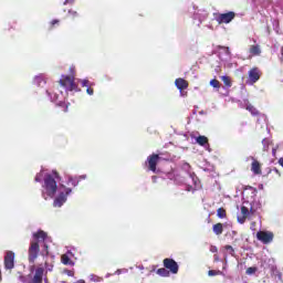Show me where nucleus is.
I'll use <instances>...</instances> for the list:
<instances>
[{
  "mask_svg": "<svg viewBox=\"0 0 283 283\" xmlns=\"http://www.w3.org/2000/svg\"><path fill=\"white\" fill-rule=\"evenodd\" d=\"M33 239L34 240L30 242L28 250L29 264H34L36 262V258H39V253H41L39 242H45V240H48V232L39 230L38 232L33 233Z\"/></svg>",
  "mask_w": 283,
  "mask_h": 283,
  "instance_id": "nucleus-1",
  "label": "nucleus"
},
{
  "mask_svg": "<svg viewBox=\"0 0 283 283\" xmlns=\"http://www.w3.org/2000/svg\"><path fill=\"white\" fill-rule=\"evenodd\" d=\"M53 175H46L44 177V189L46 191V196L50 198H54L56 196V191L59 186L56 185V180H61V175L56 170L52 171Z\"/></svg>",
  "mask_w": 283,
  "mask_h": 283,
  "instance_id": "nucleus-2",
  "label": "nucleus"
},
{
  "mask_svg": "<svg viewBox=\"0 0 283 283\" xmlns=\"http://www.w3.org/2000/svg\"><path fill=\"white\" fill-rule=\"evenodd\" d=\"M60 85L66 90V92H80L78 85L74 82V76L62 75V78L59 81Z\"/></svg>",
  "mask_w": 283,
  "mask_h": 283,
  "instance_id": "nucleus-3",
  "label": "nucleus"
},
{
  "mask_svg": "<svg viewBox=\"0 0 283 283\" xmlns=\"http://www.w3.org/2000/svg\"><path fill=\"white\" fill-rule=\"evenodd\" d=\"M61 188L64 189V192H60L54 199L53 207H63L67 202V197L72 193V188H67L65 185H61Z\"/></svg>",
  "mask_w": 283,
  "mask_h": 283,
  "instance_id": "nucleus-4",
  "label": "nucleus"
},
{
  "mask_svg": "<svg viewBox=\"0 0 283 283\" xmlns=\"http://www.w3.org/2000/svg\"><path fill=\"white\" fill-rule=\"evenodd\" d=\"M235 19V12L228 11L227 13H218L216 17V21L219 23V25H222V23H231Z\"/></svg>",
  "mask_w": 283,
  "mask_h": 283,
  "instance_id": "nucleus-5",
  "label": "nucleus"
},
{
  "mask_svg": "<svg viewBox=\"0 0 283 283\" xmlns=\"http://www.w3.org/2000/svg\"><path fill=\"white\" fill-rule=\"evenodd\" d=\"M273 238H275V235L271 231L261 230L256 232V239L263 244H271V242H273Z\"/></svg>",
  "mask_w": 283,
  "mask_h": 283,
  "instance_id": "nucleus-6",
  "label": "nucleus"
},
{
  "mask_svg": "<svg viewBox=\"0 0 283 283\" xmlns=\"http://www.w3.org/2000/svg\"><path fill=\"white\" fill-rule=\"evenodd\" d=\"M164 266L169 271V273H172V275H177L180 269V266L178 265V262L169 258L164 259Z\"/></svg>",
  "mask_w": 283,
  "mask_h": 283,
  "instance_id": "nucleus-7",
  "label": "nucleus"
},
{
  "mask_svg": "<svg viewBox=\"0 0 283 283\" xmlns=\"http://www.w3.org/2000/svg\"><path fill=\"white\" fill-rule=\"evenodd\" d=\"M158 163H160V155L153 154L147 157L146 165H148L149 171H153L156 174V167L158 166Z\"/></svg>",
  "mask_w": 283,
  "mask_h": 283,
  "instance_id": "nucleus-8",
  "label": "nucleus"
},
{
  "mask_svg": "<svg viewBox=\"0 0 283 283\" xmlns=\"http://www.w3.org/2000/svg\"><path fill=\"white\" fill-rule=\"evenodd\" d=\"M4 269L12 271L14 269V252L8 251L4 256Z\"/></svg>",
  "mask_w": 283,
  "mask_h": 283,
  "instance_id": "nucleus-9",
  "label": "nucleus"
},
{
  "mask_svg": "<svg viewBox=\"0 0 283 283\" xmlns=\"http://www.w3.org/2000/svg\"><path fill=\"white\" fill-rule=\"evenodd\" d=\"M249 80L250 83L253 85V83H258L259 78L262 76V72L259 67H252L249 73Z\"/></svg>",
  "mask_w": 283,
  "mask_h": 283,
  "instance_id": "nucleus-10",
  "label": "nucleus"
},
{
  "mask_svg": "<svg viewBox=\"0 0 283 283\" xmlns=\"http://www.w3.org/2000/svg\"><path fill=\"white\" fill-rule=\"evenodd\" d=\"M251 171L254 176H262V164L258 161L254 157H251Z\"/></svg>",
  "mask_w": 283,
  "mask_h": 283,
  "instance_id": "nucleus-11",
  "label": "nucleus"
},
{
  "mask_svg": "<svg viewBox=\"0 0 283 283\" xmlns=\"http://www.w3.org/2000/svg\"><path fill=\"white\" fill-rule=\"evenodd\" d=\"M175 85L179 92H182L184 90H187L189 87V82L182 77H178L175 80Z\"/></svg>",
  "mask_w": 283,
  "mask_h": 283,
  "instance_id": "nucleus-12",
  "label": "nucleus"
},
{
  "mask_svg": "<svg viewBox=\"0 0 283 283\" xmlns=\"http://www.w3.org/2000/svg\"><path fill=\"white\" fill-rule=\"evenodd\" d=\"M43 268H38L33 276L32 283H43Z\"/></svg>",
  "mask_w": 283,
  "mask_h": 283,
  "instance_id": "nucleus-13",
  "label": "nucleus"
},
{
  "mask_svg": "<svg viewBox=\"0 0 283 283\" xmlns=\"http://www.w3.org/2000/svg\"><path fill=\"white\" fill-rule=\"evenodd\" d=\"M56 107H57V114H61V112H63L64 114H67L70 109V103L60 102L59 104H56Z\"/></svg>",
  "mask_w": 283,
  "mask_h": 283,
  "instance_id": "nucleus-14",
  "label": "nucleus"
},
{
  "mask_svg": "<svg viewBox=\"0 0 283 283\" xmlns=\"http://www.w3.org/2000/svg\"><path fill=\"white\" fill-rule=\"evenodd\" d=\"M212 231L216 235H222L224 226L222 223H216L212 226Z\"/></svg>",
  "mask_w": 283,
  "mask_h": 283,
  "instance_id": "nucleus-15",
  "label": "nucleus"
},
{
  "mask_svg": "<svg viewBox=\"0 0 283 283\" xmlns=\"http://www.w3.org/2000/svg\"><path fill=\"white\" fill-rule=\"evenodd\" d=\"M61 262L65 266H74V261H72L67 254H62Z\"/></svg>",
  "mask_w": 283,
  "mask_h": 283,
  "instance_id": "nucleus-16",
  "label": "nucleus"
},
{
  "mask_svg": "<svg viewBox=\"0 0 283 283\" xmlns=\"http://www.w3.org/2000/svg\"><path fill=\"white\" fill-rule=\"evenodd\" d=\"M196 143L201 147H205V145H209V138L205 135H200L196 138Z\"/></svg>",
  "mask_w": 283,
  "mask_h": 283,
  "instance_id": "nucleus-17",
  "label": "nucleus"
},
{
  "mask_svg": "<svg viewBox=\"0 0 283 283\" xmlns=\"http://www.w3.org/2000/svg\"><path fill=\"white\" fill-rule=\"evenodd\" d=\"M250 54H252V56H260V54H262V50H260V45L250 46Z\"/></svg>",
  "mask_w": 283,
  "mask_h": 283,
  "instance_id": "nucleus-18",
  "label": "nucleus"
},
{
  "mask_svg": "<svg viewBox=\"0 0 283 283\" xmlns=\"http://www.w3.org/2000/svg\"><path fill=\"white\" fill-rule=\"evenodd\" d=\"M157 275H160L161 277H169L170 272L167 268H160L156 271Z\"/></svg>",
  "mask_w": 283,
  "mask_h": 283,
  "instance_id": "nucleus-19",
  "label": "nucleus"
},
{
  "mask_svg": "<svg viewBox=\"0 0 283 283\" xmlns=\"http://www.w3.org/2000/svg\"><path fill=\"white\" fill-rule=\"evenodd\" d=\"M262 145H263V151H269V147H271L272 142L269 138H263Z\"/></svg>",
  "mask_w": 283,
  "mask_h": 283,
  "instance_id": "nucleus-20",
  "label": "nucleus"
},
{
  "mask_svg": "<svg viewBox=\"0 0 283 283\" xmlns=\"http://www.w3.org/2000/svg\"><path fill=\"white\" fill-rule=\"evenodd\" d=\"M221 81L223 82V85H226V87H231L233 85L231 83V77H229L227 75H222Z\"/></svg>",
  "mask_w": 283,
  "mask_h": 283,
  "instance_id": "nucleus-21",
  "label": "nucleus"
},
{
  "mask_svg": "<svg viewBox=\"0 0 283 283\" xmlns=\"http://www.w3.org/2000/svg\"><path fill=\"white\" fill-rule=\"evenodd\" d=\"M245 109H248V112H250L252 116H259L260 114V112H258V108L251 104L248 105Z\"/></svg>",
  "mask_w": 283,
  "mask_h": 283,
  "instance_id": "nucleus-22",
  "label": "nucleus"
},
{
  "mask_svg": "<svg viewBox=\"0 0 283 283\" xmlns=\"http://www.w3.org/2000/svg\"><path fill=\"white\" fill-rule=\"evenodd\" d=\"M78 182H81V180H78V178L70 177L67 185H71V187H78Z\"/></svg>",
  "mask_w": 283,
  "mask_h": 283,
  "instance_id": "nucleus-23",
  "label": "nucleus"
},
{
  "mask_svg": "<svg viewBox=\"0 0 283 283\" xmlns=\"http://www.w3.org/2000/svg\"><path fill=\"white\" fill-rule=\"evenodd\" d=\"M217 216H218V218H220V219L227 218V210H226L224 208H219V209L217 210Z\"/></svg>",
  "mask_w": 283,
  "mask_h": 283,
  "instance_id": "nucleus-24",
  "label": "nucleus"
},
{
  "mask_svg": "<svg viewBox=\"0 0 283 283\" xmlns=\"http://www.w3.org/2000/svg\"><path fill=\"white\" fill-rule=\"evenodd\" d=\"M223 249L228 251L229 255H231L232 258H235V250L233 249L232 245H224Z\"/></svg>",
  "mask_w": 283,
  "mask_h": 283,
  "instance_id": "nucleus-25",
  "label": "nucleus"
},
{
  "mask_svg": "<svg viewBox=\"0 0 283 283\" xmlns=\"http://www.w3.org/2000/svg\"><path fill=\"white\" fill-rule=\"evenodd\" d=\"M208 275H209L210 277H213V276H216V275H224V272H222V271H220V270H210V271H208Z\"/></svg>",
  "mask_w": 283,
  "mask_h": 283,
  "instance_id": "nucleus-26",
  "label": "nucleus"
},
{
  "mask_svg": "<svg viewBox=\"0 0 283 283\" xmlns=\"http://www.w3.org/2000/svg\"><path fill=\"white\" fill-rule=\"evenodd\" d=\"M210 85H211V87L220 90V81H218L216 78L210 81Z\"/></svg>",
  "mask_w": 283,
  "mask_h": 283,
  "instance_id": "nucleus-27",
  "label": "nucleus"
},
{
  "mask_svg": "<svg viewBox=\"0 0 283 283\" xmlns=\"http://www.w3.org/2000/svg\"><path fill=\"white\" fill-rule=\"evenodd\" d=\"M241 213H242L244 219L249 218V208H247L245 206H242L241 207Z\"/></svg>",
  "mask_w": 283,
  "mask_h": 283,
  "instance_id": "nucleus-28",
  "label": "nucleus"
},
{
  "mask_svg": "<svg viewBox=\"0 0 283 283\" xmlns=\"http://www.w3.org/2000/svg\"><path fill=\"white\" fill-rule=\"evenodd\" d=\"M256 272H258V268L255 266L248 268L245 271L247 275H253V273H256Z\"/></svg>",
  "mask_w": 283,
  "mask_h": 283,
  "instance_id": "nucleus-29",
  "label": "nucleus"
},
{
  "mask_svg": "<svg viewBox=\"0 0 283 283\" xmlns=\"http://www.w3.org/2000/svg\"><path fill=\"white\" fill-rule=\"evenodd\" d=\"M249 191H251L252 198H255L258 196V189L253 187H249Z\"/></svg>",
  "mask_w": 283,
  "mask_h": 283,
  "instance_id": "nucleus-30",
  "label": "nucleus"
},
{
  "mask_svg": "<svg viewBox=\"0 0 283 283\" xmlns=\"http://www.w3.org/2000/svg\"><path fill=\"white\" fill-rule=\"evenodd\" d=\"M69 14H70V17H72V19H76V17H78V12H76L74 10H69Z\"/></svg>",
  "mask_w": 283,
  "mask_h": 283,
  "instance_id": "nucleus-31",
  "label": "nucleus"
},
{
  "mask_svg": "<svg viewBox=\"0 0 283 283\" xmlns=\"http://www.w3.org/2000/svg\"><path fill=\"white\" fill-rule=\"evenodd\" d=\"M82 87H90V80H83Z\"/></svg>",
  "mask_w": 283,
  "mask_h": 283,
  "instance_id": "nucleus-32",
  "label": "nucleus"
},
{
  "mask_svg": "<svg viewBox=\"0 0 283 283\" xmlns=\"http://www.w3.org/2000/svg\"><path fill=\"white\" fill-rule=\"evenodd\" d=\"M86 93L88 94V96H94V88L87 87Z\"/></svg>",
  "mask_w": 283,
  "mask_h": 283,
  "instance_id": "nucleus-33",
  "label": "nucleus"
},
{
  "mask_svg": "<svg viewBox=\"0 0 283 283\" xmlns=\"http://www.w3.org/2000/svg\"><path fill=\"white\" fill-rule=\"evenodd\" d=\"M60 21L59 20H52L51 21V29L54 28L55 25H59Z\"/></svg>",
  "mask_w": 283,
  "mask_h": 283,
  "instance_id": "nucleus-34",
  "label": "nucleus"
},
{
  "mask_svg": "<svg viewBox=\"0 0 283 283\" xmlns=\"http://www.w3.org/2000/svg\"><path fill=\"white\" fill-rule=\"evenodd\" d=\"M210 251H211V253H218V247L211 245Z\"/></svg>",
  "mask_w": 283,
  "mask_h": 283,
  "instance_id": "nucleus-35",
  "label": "nucleus"
},
{
  "mask_svg": "<svg viewBox=\"0 0 283 283\" xmlns=\"http://www.w3.org/2000/svg\"><path fill=\"white\" fill-rule=\"evenodd\" d=\"M271 171L276 174L279 176V178H280V176H282V174H280V170H277V168H273Z\"/></svg>",
  "mask_w": 283,
  "mask_h": 283,
  "instance_id": "nucleus-36",
  "label": "nucleus"
},
{
  "mask_svg": "<svg viewBox=\"0 0 283 283\" xmlns=\"http://www.w3.org/2000/svg\"><path fill=\"white\" fill-rule=\"evenodd\" d=\"M69 3H70V4L74 3V0H65V1H64V6H67Z\"/></svg>",
  "mask_w": 283,
  "mask_h": 283,
  "instance_id": "nucleus-37",
  "label": "nucleus"
},
{
  "mask_svg": "<svg viewBox=\"0 0 283 283\" xmlns=\"http://www.w3.org/2000/svg\"><path fill=\"white\" fill-rule=\"evenodd\" d=\"M70 72H71V75H69V76H73V78H74V66L70 67Z\"/></svg>",
  "mask_w": 283,
  "mask_h": 283,
  "instance_id": "nucleus-38",
  "label": "nucleus"
},
{
  "mask_svg": "<svg viewBox=\"0 0 283 283\" xmlns=\"http://www.w3.org/2000/svg\"><path fill=\"white\" fill-rule=\"evenodd\" d=\"M44 249H45V255H50V251L48 250L49 249L48 244H44Z\"/></svg>",
  "mask_w": 283,
  "mask_h": 283,
  "instance_id": "nucleus-39",
  "label": "nucleus"
},
{
  "mask_svg": "<svg viewBox=\"0 0 283 283\" xmlns=\"http://www.w3.org/2000/svg\"><path fill=\"white\" fill-rule=\"evenodd\" d=\"M213 258H214V262H220V256L218 254H214Z\"/></svg>",
  "mask_w": 283,
  "mask_h": 283,
  "instance_id": "nucleus-40",
  "label": "nucleus"
},
{
  "mask_svg": "<svg viewBox=\"0 0 283 283\" xmlns=\"http://www.w3.org/2000/svg\"><path fill=\"white\" fill-rule=\"evenodd\" d=\"M34 180L35 182H41V176L36 175Z\"/></svg>",
  "mask_w": 283,
  "mask_h": 283,
  "instance_id": "nucleus-41",
  "label": "nucleus"
},
{
  "mask_svg": "<svg viewBox=\"0 0 283 283\" xmlns=\"http://www.w3.org/2000/svg\"><path fill=\"white\" fill-rule=\"evenodd\" d=\"M279 165H281V167H283V158L282 157L279 159Z\"/></svg>",
  "mask_w": 283,
  "mask_h": 283,
  "instance_id": "nucleus-42",
  "label": "nucleus"
},
{
  "mask_svg": "<svg viewBox=\"0 0 283 283\" xmlns=\"http://www.w3.org/2000/svg\"><path fill=\"white\" fill-rule=\"evenodd\" d=\"M275 154H276V149L273 148V149H272V155L275 156Z\"/></svg>",
  "mask_w": 283,
  "mask_h": 283,
  "instance_id": "nucleus-43",
  "label": "nucleus"
},
{
  "mask_svg": "<svg viewBox=\"0 0 283 283\" xmlns=\"http://www.w3.org/2000/svg\"><path fill=\"white\" fill-rule=\"evenodd\" d=\"M76 283H85V281L81 280V281H77Z\"/></svg>",
  "mask_w": 283,
  "mask_h": 283,
  "instance_id": "nucleus-44",
  "label": "nucleus"
},
{
  "mask_svg": "<svg viewBox=\"0 0 283 283\" xmlns=\"http://www.w3.org/2000/svg\"><path fill=\"white\" fill-rule=\"evenodd\" d=\"M2 277H1V271H0V282H1Z\"/></svg>",
  "mask_w": 283,
  "mask_h": 283,
  "instance_id": "nucleus-45",
  "label": "nucleus"
}]
</instances>
